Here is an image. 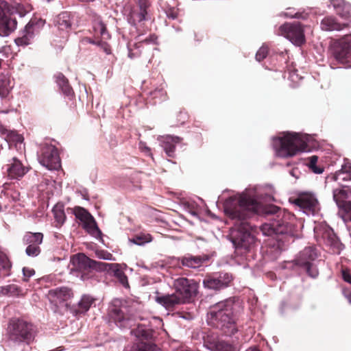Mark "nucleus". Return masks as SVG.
<instances>
[{
  "mask_svg": "<svg viewBox=\"0 0 351 351\" xmlns=\"http://www.w3.org/2000/svg\"><path fill=\"white\" fill-rule=\"evenodd\" d=\"M224 210L232 223L229 239L241 253L250 250L255 243L252 226L248 221L254 214L271 216L269 222L260 226L265 236L276 237L278 240L280 235L292 232L291 221L293 217L275 205L261 204L255 189H246L238 195L229 197L224 204Z\"/></svg>",
  "mask_w": 351,
  "mask_h": 351,
  "instance_id": "f257e3e1",
  "label": "nucleus"
},
{
  "mask_svg": "<svg viewBox=\"0 0 351 351\" xmlns=\"http://www.w3.org/2000/svg\"><path fill=\"white\" fill-rule=\"evenodd\" d=\"M242 310L239 299L230 298L216 303L208 313V323L226 336L231 337L238 330L236 317Z\"/></svg>",
  "mask_w": 351,
  "mask_h": 351,
  "instance_id": "f03ea898",
  "label": "nucleus"
},
{
  "mask_svg": "<svg viewBox=\"0 0 351 351\" xmlns=\"http://www.w3.org/2000/svg\"><path fill=\"white\" fill-rule=\"evenodd\" d=\"M310 139L311 136L307 134L286 132L278 137H274L272 145L278 156L287 158L300 152L308 151Z\"/></svg>",
  "mask_w": 351,
  "mask_h": 351,
  "instance_id": "7ed1b4c3",
  "label": "nucleus"
},
{
  "mask_svg": "<svg viewBox=\"0 0 351 351\" xmlns=\"http://www.w3.org/2000/svg\"><path fill=\"white\" fill-rule=\"evenodd\" d=\"M175 293L162 296L156 293L155 300L166 308H169L176 304L190 302L197 293L198 284L194 280L186 278H179L174 280Z\"/></svg>",
  "mask_w": 351,
  "mask_h": 351,
  "instance_id": "20e7f679",
  "label": "nucleus"
},
{
  "mask_svg": "<svg viewBox=\"0 0 351 351\" xmlns=\"http://www.w3.org/2000/svg\"><path fill=\"white\" fill-rule=\"evenodd\" d=\"M32 10L27 1H0V36L6 37L16 29L15 14L23 17Z\"/></svg>",
  "mask_w": 351,
  "mask_h": 351,
  "instance_id": "39448f33",
  "label": "nucleus"
},
{
  "mask_svg": "<svg viewBox=\"0 0 351 351\" xmlns=\"http://www.w3.org/2000/svg\"><path fill=\"white\" fill-rule=\"evenodd\" d=\"M7 335L10 346L29 345L34 339L36 329L32 324L23 320H13L8 327Z\"/></svg>",
  "mask_w": 351,
  "mask_h": 351,
  "instance_id": "423d86ee",
  "label": "nucleus"
},
{
  "mask_svg": "<svg viewBox=\"0 0 351 351\" xmlns=\"http://www.w3.org/2000/svg\"><path fill=\"white\" fill-rule=\"evenodd\" d=\"M130 332L136 337V342L123 351H154L153 330L149 326L138 324Z\"/></svg>",
  "mask_w": 351,
  "mask_h": 351,
  "instance_id": "0eeeda50",
  "label": "nucleus"
},
{
  "mask_svg": "<svg viewBox=\"0 0 351 351\" xmlns=\"http://www.w3.org/2000/svg\"><path fill=\"white\" fill-rule=\"evenodd\" d=\"M314 233L316 239L329 247L332 253L340 254L343 245L330 227L324 223L318 224L314 228Z\"/></svg>",
  "mask_w": 351,
  "mask_h": 351,
  "instance_id": "6e6552de",
  "label": "nucleus"
},
{
  "mask_svg": "<svg viewBox=\"0 0 351 351\" xmlns=\"http://www.w3.org/2000/svg\"><path fill=\"white\" fill-rule=\"evenodd\" d=\"M291 202L308 216L317 215L320 210L319 202L316 195L313 192H299L297 197L291 199Z\"/></svg>",
  "mask_w": 351,
  "mask_h": 351,
  "instance_id": "1a4fd4ad",
  "label": "nucleus"
},
{
  "mask_svg": "<svg viewBox=\"0 0 351 351\" xmlns=\"http://www.w3.org/2000/svg\"><path fill=\"white\" fill-rule=\"evenodd\" d=\"M318 258V252L315 247H306L302 250L295 260L296 265L302 267L307 274L315 278L318 274L316 260Z\"/></svg>",
  "mask_w": 351,
  "mask_h": 351,
  "instance_id": "9d476101",
  "label": "nucleus"
},
{
  "mask_svg": "<svg viewBox=\"0 0 351 351\" xmlns=\"http://www.w3.org/2000/svg\"><path fill=\"white\" fill-rule=\"evenodd\" d=\"M275 34L283 36L295 46H301L306 40L303 27L298 22L285 23L275 28Z\"/></svg>",
  "mask_w": 351,
  "mask_h": 351,
  "instance_id": "9b49d317",
  "label": "nucleus"
},
{
  "mask_svg": "<svg viewBox=\"0 0 351 351\" xmlns=\"http://www.w3.org/2000/svg\"><path fill=\"white\" fill-rule=\"evenodd\" d=\"M39 162L49 170H57L60 167V158L57 148L48 143L41 145L38 153Z\"/></svg>",
  "mask_w": 351,
  "mask_h": 351,
  "instance_id": "f8f14e48",
  "label": "nucleus"
},
{
  "mask_svg": "<svg viewBox=\"0 0 351 351\" xmlns=\"http://www.w3.org/2000/svg\"><path fill=\"white\" fill-rule=\"evenodd\" d=\"M128 308L125 301L114 299L112 302L110 314L119 328L131 327V319L128 315Z\"/></svg>",
  "mask_w": 351,
  "mask_h": 351,
  "instance_id": "ddd939ff",
  "label": "nucleus"
},
{
  "mask_svg": "<svg viewBox=\"0 0 351 351\" xmlns=\"http://www.w3.org/2000/svg\"><path fill=\"white\" fill-rule=\"evenodd\" d=\"M232 280L233 277L230 273L219 272L206 276L202 283L206 289L219 291L229 287Z\"/></svg>",
  "mask_w": 351,
  "mask_h": 351,
  "instance_id": "4468645a",
  "label": "nucleus"
},
{
  "mask_svg": "<svg viewBox=\"0 0 351 351\" xmlns=\"http://www.w3.org/2000/svg\"><path fill=\"white\" fill-rule=\"evenodd\" d=\"M333 55L339 63L351 67V34L341 39L335 46Z\"/></svg>",
  "mask_w": 351,
  "mask_h": 351,
  "instance_id": "2eb2a0df",
  "label": "nucleus"
},
{
  "mask_svg": "<svg viewBox=\"0 0 351 351\" xmlns=\"http://www.w3.org/2000/svg\"><path fill=\"white\" fill-rule=\"evenodd\" d=\"M93 263V261L84 254H75L73 256L70 260L69 265L70 273L75 274V272H78L80 274L81 279L84 280L85 278L83 274L85 273L86 270L90 269ZM79 275L78 274H76L77 276H79Z\"/></svg>",
  "mask_w": 351,
  "mask_h": 351,
  "instance_id": "dca6fc26",
  "label": "nucleus"
},
{
  "mask_svg": "<svg viewBox=\"0 0 351 351\" xmlns=\"http://www.w3.org/2000/svg\"><path fill=\"white\" fill-rule=\"evenodd\" d=\"M208 260L209 256L206 254L193 256L191 254H187L178 258V261L180 262L183 267L192 269L199 268Z\"/></svg>",
  "mask_w": 351,
  "mask_h": 351,
  "instance_id": "f3484780",
  "label": "nucleus"
},
{
  "mask_svg": "<svg viewBox=\"0 0 351 351\" xmlns=\"http://www.w3.org/2000/svg\"><path fill=\"white\" fill-rule=\"evenodd\" d=\"M158 140L167 156L174 157L176 145L180 142L181 138L178 136L166 135L158 137Z\"/></svg>",
  "mask_w": 351,
  "mask_h": 351,
  "instance_id": "a211bd4d",
  "label": "nucleus"
},
{
  "mask_svg": "<svg viewBox=\"0 0 351 351\" xmlns=\"http://www.w3.org/2000/svg\"><path fill=\"white\" fill-rule=\"evenodd\" d=\"M7 172L11 179H19L27 172V169L19 160L13 157L8 165Z\"/></svg>",
  "mask_w": 351,
  "mask_h": 351,
  "instance_id": "6ab92c4d",
  "label": "nucleus"
},
{
  "mask_svg": "<svg viewBox=\"0 0 351 351\" xmlns=\"http://www.w3.org/2000/svg\"><path fill=\"white\" fill-rule=\"evenodd\" d=\"M346 26V23H341L336 18L330 16L324 17L320 23L321 29L328 32L341 31Z\"/></svg>",
  "mask_w": 351,
  "mask_h": 351,
  "instance_id": "aec40b11",
  "label": "nucleus"
},
{
  "mask_svg": "<svg viewBox=\"0 0 351 351\" xmlns=\"http://www.w3.org/2000/svg\"><path fill=\"white\" fill-rule=\"evenodd\" d=\"M48 295L52 302H60L70 298L72 295V292L70 289L62 287L49 290Z\"/></svg>",
  "mask_w": 351,
  "mask_h": 351,
  "instance_id": "412c9836",
  "label": "nucleus"
},
{
  "mask_svg": "<svg viewBox=\"0 0 351 351\" xmlns=\"http://www.w3.org/2000/svg\"><path fill=\"white\" fill-rule=\"evenodd\" d=\"M36 34L26 25L19 36L15 38L14 42L19 47H25L33 43Z\"/></svg>",
  "mask_w": 351,
  "mask_h": 351,
  "instance_id": "4be33fe9",
  "label": "nucleus"
},
{
  "mask_svg": "<svg viewBox=\"0 0 351 351\" xmlns=\"http://www.w3.org/2000/svg\"><path fill=\"white\" fill-rule=\"evenodd\" d=\"M53 25L60 31H67L71 26L69 13L63 12L53 19Z\"/></svg>",
  "mask_w": 351,
  "mask_h": 351,
  "instance_id": "5701e85b",
  "label": "nucleus"
},
{
  "mask_svg": "<svg viewBox=\"0 0 351 351\" xmlns=\"http://www.w3.org/2000/svg\"><path fill=\"white\" fill-rule=\"evenodd\" d=\"M83 228L92 237L97 239L101 240L102 232L98 228V226L92 216L87 221L82 223Z\"/></svg>",
  "mask_w": 351,
  "mask_h": 351,
  "instance_id": "b1692460",
  "label": "nucleus"
},
{
  "mask_svg": "<svg viewBox=\"0 0 351 351\" xmlns=\"http://www.w3.org/2000/svg\"><path fill=\"white\" fill-rule=\"evenodd\" d=\"M334 9L341 18L351 19V4L349 1H334Z\"/></svg>",
  "mask_w": 351,
  "mask_h": 351,
  "instance_id": "393cba45",
  "label": "nucleus"
},
{
  "mask_svg": "<svg viewBox=\"0 0 351 351\" xmlns=\"http://www.w3.org/2000/svg\"><path fill=\"white\" fill-rule=\"evenodd\" d=\"M52 212L55 220V226L56 228H60L64 224L66 219L63 204H56L52 209Z\"/></svg>",
  "mask_w": 351,
  "mask_h": 351,
  "instance_id": "a878e982",
  "label": "nucleus"
},
{
  "mask_svg": "<svg viewBox=\"0 0 351 351\" xmlns=\"http://www.w3.org/2000/svg\"><path fill=\"white\" fill-rule=\"evenodd\" d=\"M56 83L61 89L62 93L67 97H72L73 90L69 84L68 80L62 74L58 73L56 75Z\"/></svg>",
  "mask_w": 351,
  "mask_h": 351,
  "instance_id": "bb28decb",
  "label": "nucleus"
},
{
  "mask_svg": "<svg viewBox=\"0 0 351 351\" xmlns=\"http://www.w3.org/2000/svg\"><path fill=\"white\" fill-rule=\"evenodd\" d=\"M109 269H112L116 278L119 280L120 283L125 288L129 287L128 281V277L126 275L119 269V265L116 263H105L104 264ZM107 269V267H106Z\"/></svg>",
  "mask_w": 351,
  "mask_h": 351,
  "instance_id": "cd10ccee",
  "label": "nucleus"
},
{
  "mask_svg": "<svg viewBox=\"0 0 351 351\" xmlns=\"http://www.w3.org/2000/svg\"><path fill=\"white\" fill-rule=\"evenodd\" d=\"M333 178L335 180L339 182L351 180V164H343L341 169L336 172Z\"/></svg>",
  "mask_w": 351,
  "mask_h": 351,
  "instance_id": "c85d7f7f",
  "label": "nucleus"
},
{
  "mask_svg": "<svg viewBox=\"0 0 351 351\" xmlns=\"http://www.w3.org/2000/svg\"><path fill=\"white\" fill-rule=\"evenodd\" d=\"M43 234L40 232L27 233L23 239V243L27 246L30 245H39L42 243Z\"/></svg>",
  "mask_w": 351,
  "mask_h": 351,
  "instance_id": "c756f323",
  "label": "nucleus"
},
{
  "mask_svg": "<svg viewBox=\"0 0 351 351\" xmlns=\"http://www.w3.org/2000/svg\"><path fill=\"white\" fill-rule=\"evenodd\" d=\"M10 77L6 75H0V97H6L12 88Z\"/></svg>",
  "mask_w": 351,
  "mask_h": 351,
  "instance_id": "7c9ffc66",
  "label": "nucleus"
},
{
  "mask_svg": "<svg viewBox=\"0 0 351 351\" xmlns=\"http://www.w3.org/2000/svg\"><path fill=\"white\" fill-rule=\"evenodd\" d=\"M93 30L97 37L100 36L103 40H108L110 36L102 21L97 19L93 23Z\"/></svg>",
  "mask_w": 351,
  "mask_h": 351,
  "instance_id": "2f4dec72",
  "label": "nucleus"
},
{
  "mask_svg": "<svg viewBox=\"0 0 351 351\" xmlns=\"http://www.w3.org/2000/svg\"><path fill=\"white\" fill-rule=\"evenodd\" d=\"M143 3L140 4L139 8L136 10H132L130 12V18L134 21V22H141L146 19V5L145 1H143Z\"/></svg>",
  "mask_w": 351,
  "mask_h": 351,
  "instance_id": "473e14b6",
  "label": "nucleus"
},
{
  "mask_svg": "<svg viewBox=\"0 0 351 351\" xmlns=\"http://www.w3.org/2000/svg\"><path fill=\"white\" fill-rule=\"evenodd\" d=\"M333 199L339 208L344 202H348V193L344 189H335L333 191Z\"/></svg>",
  "mask_w": 351,
  "mask_h": 351,
  "instance_id": "72a5a7b5",
  "label": "nucleus"
},
{
  "mask_svg": "<svg viewBox=\"0 0 351 351\" xmlns=\"http://www.w3.org/2000/svg\"><path fill=\"white\" fill-rule=\"evenodd\" d=\"M20 293L21 290L19 287L14 284L1 287L0 289V293L3 295L17 296Z\"/></svg>",
  "mask_w": 351,
  "mask_h": 351,
  "instance_id": "f704fd0d",
  "label": "nucleus"
},
{
  "mask_svg": "<svg viewBox=\"0 0 351 351\" xmlns=\"http://www.w3.org/2000/svg\"><path fill=\"white\" fill-rule=\"evenodd\" d=\"M152 237L149 234L140 233L135 235L132 239H130L129 241L137 245H143L145 243L151 242Z\"/></svg>",
  "mask_w": 351,
  "mask_h": 351,
  "instance_id": "c9c22d12",
  "label": "nucleus"
},
{
  "mask_svg": "<svg viewBox=\"0 0 351 351\" xmlns=\"http://www.w3.org/2000/svg\"><path fill=\"white\" fill-rule=\"evenodd\" d=\"M93 298L88 295H84L78 302L77 311L80 313L86 312L90 307Z\"/></svg>",
  "mask_w": 351,
  "mask_h": 351,
  "instance_id": "e433bc0d",
  "label": "nucleus"
},
{
  "mask_svg": "<svg viewBox=\"0 0 351 351\" xmlns=\"http://www.w3.org/2000/svg\"><path fill=\"white\" fill-rule=\"evenodd\" d=\"M339 215L344 221H351V201L344 202L339 208Z\"/></svg>",
  "mask_w": 351,
  "mask_h": 351,
  "instance_id": "4c0bfd02",
  "label": "nucleus"
},
{
  "mask_svg": "<svg viewBox=\"0 0 351 351\" xmlns=\"http://www.w3.org/2000/svg\"><path fill=\"white\" fill-rule=\"evenodd\" d=\"M45 24V21L42 19L34 18L32 19L26 26L31 30L35 32L36 34H38L40 30L43 27Z\"/></svg>",
  "mask_w": 351,
  "mask_h": 351,
  "instance_id": "58836bf2",
  "label": "nucleus"
},
{
  "mask_svg": "<svg viewBox=\"0 0 351 351\" xmlns=\"http://www.w3.org/2000/svg\"><path fill=\"white\" fill-rule=\"evenodd\" d=\"M204 339V346L210 351H214L217 343L219 342L217 339L216 336L213 335H206L203 337Z\"/></svg>",
  "mask_w": 351,
  "mask_h": 351,
  "instance_id": "ea45409f",
  "label": "nucleus"
},
{
  "mask_svg": "<svg viewBox=\"0 0 351 351\" xmlns=\"http://www.w3.org/2000/svg\"><path fill=\"white\" fill-rule=\"evenodd\" d=\"M3 134L5 135V139L9 144L11 143H21L23 140L22 136L14 131L5 130Z\"/></svg>",
  "mask_w": 351,
  "mask_h": 351,
  "instance_id": "a19ab883",
  "label": "nucleus"
},
{
  "mask_svg": "<svg viewBox=\"0 0 351 351\" xmlns=\"http://www.w3.org/2000/svg\"><path fill=\"white\" fill-rule=\"evenodd\" d=\"M280 16H283L287 18H295V19H304L306 18V14L304 12H295L294 8H289L287 9V11L280 14Z\"/></svg>",
  "mask_w": 351,
  "mask_h": 351,
  "instance_id": "79ce46f5",
  "label": "nucleus"
},
{
  "mask_svg": "<svg viewBox=\"0 0 351 351\" xmlns=\"http://www.w3.org/2000/svg\"><path fill=\"white\" fill-rule=\"evenodd\" d=\"M75 217L82 223L87 221L92 215L84 208L82 207H76L74 209Z\"/></svg>",
  "mask_w": 351,
  "mask_h": 351,
  "instance_id": "37998d69",
  "label": "nucleus"
},
{
  "mask_svg": "<svg viewBox=\"0 0 351 351\" xmlns=\"http://www.w3.org/2000/svg\"><path fill=\"white\" fill-rule=\"evenodd\" d=\"M214 351H239L238 348L230 343L219 341Z\"/></svg>",
  "mask_w": 351,
  "mask_h": 351,
  "instance_id": "c03bdc74",
  "label": "nucleus"
},
{
  "mask_svg": "<svg viewBox=\"0 0 351 351\" xmlns=\"http://www.w3.org/2000/svg\"><path fill=\"white\" fill-rule=\"evenodd\" d=\"M318 160V157L317 156H312L309 158V167L315 173H321L323 172V169L320 167H317L316 164Z\"/></svg>",
  "mask_w": 351,
  "mask_h": 351,
  "instance_id": "a18cd8bd",
  "label": "nucleus"
},
{
  "mask_svg": "<svg viewBox=\"0 0 351 351\" xmlns=\"http://www.w3.org/2000/svg\"><path fill=\"white\" fill-rule=\"evenodd\" d=\"M25 253L28 256L36 257L40 253V248L39 245L27 246L25 250Z\"/></svg>",
  "mask_w": 351,
  "mask_h": 351,
  "instance_id": "49530a36",
  "label": "nucleus"
},
{
  "mask_svg": "<svg viewBox=\"0 0 351 351\" xmlns=\"http://www.w3.org/2000/svg\"><path fill=\"white\" fill-rule=\"evenodd\" d=\"M268 48L265 45H263L256 53V59L257 61L261 62L267 55Z\"/></svg>",
  "mask_w": 351,
  "mask_h": 351,
  "instance_id": "de8ad7c7",
  "label": "nucleus"
},
{
  "mask_svg": "<svg viewBox=\"0 0 351 351\" xmlns=\"http://www.w3.org/2000/svg\"><path fill=\"white\" fill-rule=\"evenodd\" d=\"M166 14L169 19H175L178 14V9L175 7H169L166 9Z\"/></svg>",
  "mask_w": 351,
  "mask_h": 351,
  "instance_id": "09e8293b",
  "label": "nucleus"
},
{
  "mask_svg": "<svg viewBox=\"0 0 351 351\" xmlns=\"http://www.w3.org/2000/svg\"><path fill=\"white\" fill-rule=\"evenodd\" d=\"M106 40L101 39L99 41L97 42V45L102 49L105 53L110 54L111 53L110 47Z\"/></svg>",
  "mask_w": 351,
  "mask_h": 351,
  "instance_id": "8fccbe9b",
  "label": "nucleus"
},
{
  "mask_svg": "<svg viewBox=\"0 0 351 351\" xmlns=\"http://www.w3.org/2000/svg\"><path fill=\"white\" fill-rule=\"evenodd\" d=\"M97 256L99 258L104 260H112V255L110 252L105 250H99L96 252Z\"/></svg>",
  "mask_w": 351,
  "mask_h": 351,
  "instance_id": "3c124183",
  "label": "nucleus"
},
{
  "mask_svg": "<svg viewBox=\"0 0 351 351\" xmlns=\"http://www.w3.org/2000/svg\"><path fill=\"white\" fill-rule=\"evenodd\" d=\"M23 274L25 278V280L27 281L28 279L35 274V271L33 269L29 267L23 268Z\"/></svg>",
  "mask_w": 351,
  "mask_h": 351,
  "instance_id": "603ef678",
  "label": "nucleus"
},
{
  "mask_svg": "<svg viewBox=\"0 0 351 351\" xmlns=\"http://www.w3.org/2000/svg\"><path fill=\"white\" fill-rule=\"evenodd\" d=\"M139 149L142 152H143L145 155L149 156H152V150L149 147L146 145V143L144 142L139 143Z\"/></svg>",
  "mask_w": 351,
  "mask_h": 351,
  "instance_id": "864d4df0",
  "label": "nucleus"
},
{
  "mask_svg": "<svg viewBox=\"0 0 351 351\" xmlns=\"http://www.w3.org/2000/svg\"><path fill=\"white\" fill-rule=\"evenodd\" d=\"M0 260L1 261L2 267L5 269H9L11 268L12 265L8 258L5 256H0Z\"/></svg>",
  "mask_w": 351,
  "mask_h": 351,
  "instance_id": "5fc2aeb1",
  "label": "nucleus"
},
{
  "mask_svg": "<svg viewBox=\"0 0 351 351\" xmlns=\"http://www.w3.org/2000/svg\"><path fill=\"white\" fill-rule=\"evenodd\" d=\"M342 277L346 282L351 284V274L349 271L343 270Z\"/></svg>",
  "mask_w": 351,
  "mask_h": 351,
  "instance_id": "6e6d98bb",
  "label": "nucleus"
},
{
  "mask_svg": "<svg viewBox=\"0 0 351 351\" xmlns=\"http://www.w3.org/2000/svg\"><path fill=\"white\" fill-rule=\"evenodd\" d=\"M154 320H155V327L160 328L163 332H165V330L164 329H162L163 323H162V319H160L158 317L155 316Z\"/></svg>",
  "mask_w": 351,
  "mask_h": 351,
  "instance_id": "4d7b16f0",
  "label": "nucleus"
},
{
  "mask_svg": "<svg viewBox=\"0 0 351 351\" xmlns=\"http://www.w3.org/2000/svg\"><path fill=\"white\" fill-rule=\"evenodd\" d=\"M298 173H299V171L297 169H293L289 172L290 175L295 178H298Z\"/></svg>",
  "mask_w": 351,
  "mask_h": 351,
  "instance_id": "13d9d810",
  "label": "nucleus"
},
{
  "mask_svg": "<svg viewBox=\"0 0 351 351\" xmlns=\"http://www.w3.org/2000/svg\"><path fill=\"white\" fill-rule=\"evenodd\" d=\"M246 351H260L256 346H252L246 350Z\"/></svg>",
  "mask_w": 351,
  "mask_h": 351,
  "instance_id": "bf43d9fd",
  "label": "nucleus"
},
{
  "mask_svg": "<svg viewBox=\"0 0 351 351\" xmlns=\"http://www.w3.org/2000/svg\"><path fill=\"white\" fill-rule=\"evenodd\" d=\"M99 41L98 40H96V39H89V43H91V44H93V45H97V42Z\"/></svg>",
  "mask_w": 351,
  "mask_h": 351,
  "instance_id": "052dcab7",
  "label": "nucleus"
},
{
  "mask_svg": "<svg viewBox=\"0 0 351 351\" xmlns=\"http://www.w3.org/2000/svg\"><path fill=\"white\" fill-rule=\"evenodd\" d=\"M128 57L130 58L131 59H132V58H134L135 57V56H134V54L133 53H132L131 51H129Z\"/></svg>",
  "mask_w": 351,
  "mask_h": 351,
  "instance_id": "680f3d73",
  "label": "nucleus"
},
{
  "mask_svg": "<svg viewBox=\"0 0 351 351\" xmlns=\"http://www.w3.org/2000/svg\"><path fill=\"white\" fill-rule=\"evenodd\" d=\"M158 267H160L161 268L163 267L162 265H159L158 263L156 264L155 263V266H154V268H158Z\"/></svg>",
  "mask_w": 351,
  "mask_h": 351,
  "instance_id": "e2e57ef3",
  "label": "nucleus"
},
{
  "mask_svg": "<svg viewBox=\"0 0 351 351\" xmlns=\"http://www.w3.org/2000/svg\"><path fill=\"white\" fill-rule=\"evenodd\" d=\"M155 351H162L160 348H158L155 344Z\"/></svg>",
  "mask_w": 351,
  "mask_h": 351,
  "instance_id": "0e129e2a",
  "label": "nucleus"
},
{
  "mask_svg": "<svg viewBox=\"0 0 351 351\" xmlns=\"http://www.w3.org/2000/svg\"><path fill=\"white\" fill-rule=\"evenodd\" d=\"M156 212H158V210L155 209V217H154L155 221H156V219H157V217H156Z\"/></svg>",
  "mask_w": 351,
  "mask_h": 351,
  "instance_id": "69168bd1",
  "label": "nucleus"
},
{
  "mask_svg": "<svg viewBox=\"0 0 351 351\" xmlns=\"http://www.w3.org/2000/svg\"><path fill=\"white\" fill-rule=\"evenodd\" d=\"M155 94L156 93V90H154ZM156 97V95H155V98Z\"/></svg>",
  "mask_w": 351,
  "mask_h": 351,
  "instance_id": "338daca9",
  "label": "nucleus"
},
{
  "mask_svg": "<svg viewBox=\"0 0 351 351\" xmlns=\"http://www.w3.org/2000/svg\"><path fill=\"white\" fill-rule=\"evenodd\" d=\"M349 301H350V302L351 303V300H350Z\"/></svg>",
  "mask_w": 351,
  "mask_h": 351,
  "instance_id": "774afa93",
  "label": "nucleus"
}]
</instances>
